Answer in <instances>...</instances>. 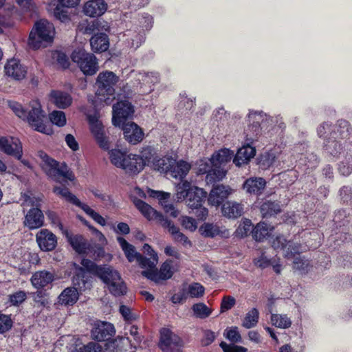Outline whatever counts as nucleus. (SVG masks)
<instances>
[{"label":"nucleus","mask_w":352,"mask_h":352,"mask_svg":"<svg viewBox=\"0 0 352 352\" xmlns=\"http://www.w3.org/2000/svg\"><path fill=\"white\" fill-rule=\"evenodd\" d=\"M204 287L201 284L195 283L188 286L186 292L188 296L194 298L202 296L204 293Z\"/></svg>","instance_id":"e2e57ef3"},{"label":"nucleus","mask_w":352,"mask_h":352,"mask_svg":"<svg viewBox=\"0 0 352 352\" xmlns=\"http://www.w3.org/2000/svg\"><path fill=\"white\" fill-rule=\"evenodd\" d=\"M197 165L198 174H206V182L208 184L219 182L226 176V171L222 167H217L212 158L199 160Z\"/></svg>","instance_id":"6e6552de"},{"label":"nucleus","mask_w":352,"mask_h":352,"mask_svg":"<svg viewBox=\"0 0 352 352\" xmlns=\"http://www.w3.org/2000/svg\"><path fill=\"white\" fill-rule=\"evenodd\" d=\"M4 71L8 76L16 80H23L27 74L26 67L16 58H11L7 61L4 66Z\"/></svg>","instance_id":"dca6fc26"},{"label":"nucleus","mask_w":352,"mask_h":352,"mask_svg":"<svg viewBox=\"0 0 352 352\" xmlns=\"http://www.w3.org/2000/svg\"><path fill=\"white\" fill-rule=\"evenodd\" d=\"M72 284L73 287H75L78 291L80 292L91 288V280L87 272L82 267H79L76 268V272L72 278Z\"/></svg>","instance_id":"4be33fe9"},{"label":"nucleus","mask_w":352,"mask_h":352,"mask_svg":"<svg viewBox=\"0 0 352 352\" xmlns=\"http://www.w3.org/2000/svg\"><path fill=\"white\" fill-rule=\"evenodd\" d=\"M141 274L143 276L155 282V283H160L162 280H164L160 271L157 270L156 267L151 270H144Z\"/></svg>","instance_id":"bf43d9fd"},{"label":"nucleus","mask_w":352,"mask_h":352,"mask_svg":"<svg viewBox=\"0 0 352 352\" xmlns=\"http://www.w3.org/2000/svg\"><path fill=\"white\" fill-rule=\"evenodd\" d=\"M71 58L86 76H93L98 70L99 67L96 57L94 54L85 50H74L72 54Z\"/></svg>","instance_id":"0eeeda50"},{"label":"nucleus","mask_w":352,"mask_h":352,"mask_svg":"<svg viewBox=\"0 0 352 352\" xmlns=\"http://www.w3.org/2000/svg\"><path fill=\"white\" fill-rule=\"evenodd\" d=\"M52 102L59 109H65L72 102V96L67 92L53 90L51 91Z\"/></svg>","instance_id":"cd10ccee"},{"label":"nucleus","mask_w":352,"mask_h":352,"mask_svg":"<svg viewBox=\"0 0 352 352\" xmlns=\"http://www.w3.org/2000/svg\"><path fill=\"white\" fill-rule=\"evenodd\" d=\"M258 311L256 308H252L246 314L243 320L242 326L246 329L252 328L258 323Z\"/></svg>","instance_id":"79ce46f5"},{"label":"nucleus","mask_w":352,"mask_h":352,"mask_svg":"<svg viewBox=\"0 0 352 352\" xmlns=\"http://www.w3.org/2000/svg\"><path fill=\"white\" fill-rule=\"evenodd\" d=\"M8 105L19 118L23 120L24 118L26 117L25 113L28 111L27 107H23L19 102L14 100H9L8 101Z\"/></svg>","instance_id":"6e6d98bb"},{"label":"nucleus","mask_w":352,"mask_h":352,"mask_svg":"<svg viewBox=\"0 0 352 352\" xmlns=\"http://www.w3.org/2000/svg\"><path fill=\"white\" fill-rule=\"evenodd\" d=\"M232 155L233 153H230L229 149L224 148L214 153L211 158L217 167H221L222 164L231 160Z\"/></svg>","instance_id":"ea45409f"},{"label":"nucleus","mask_w":352,"mask_h":352,"mask_svg":"<svg viewBox=\"0 0 352 352\" xmlns=\"http://www.w3.org/2000/svg\"><path fill=\"white\" fill-rule=\"evenodd\" d=\"M65 8L66 7H63L59 3L54 10V16L61 22H67L70 20L68 15V12Z\"/></svg>","instance_id":"338daca9"},{"label":"nucleus","mask_w":352,"mask_h":352,"mask_svg":"<svg viewBox=\"0 0 352 352\" xmlns=\"http://www.w3.org/2000/svg\"><path fill=\"white\" fill-rule=\"evenodd\" d=\"M79 293L75 287L65 288L58 296V302L64 305H73L78 300Z\"/></svg>","instance_id":"c756f323"},{"label":"nucleus","mask_w":352,"mask_h":352,"mask_svg":"<svg viewBox=\"0 0 352 352\" xmlns=\"http://www.w3.org/2000/svg\"><path fill=\"white\" fill-rule=\"evenodd\" d=\"M102 348L99 344L90 342L80 347L78 352H102Z\"/></svg>","instance_id":"774afa93"},{"label":"nucleus","mask_w":352,"mask_h":352,"mask_svg":"<svg viewBox=\"0 0 352 352\" xmlns=\"http://www.w3.org/2000/svg\"><path fill=\"white\" fill-rule=\"evenodd\" d=\"M192 309L194 315L201 319H205L211 314L210 309L204 303L200 302L193 305Z\"/></svg>","instance_id":"3c124183"},{"label":"nucleus","mask_w":352,"mask_h":352,"mask_svg":"<svg viewBox=\"0 0 352 352\" xmlns=\"http://www.w3.org/2000/svg\"><path fill=\"white\" fill-rule=\"evenodd\" d=\"M109 155L111 164L122 168L129 175H136L144 168V164L139 155L128 153L120 149H111Z\"/></svg>","instance_id":"f03ea898"},{"label":"nucleus","mask_w":352,"mask_h":352,"mask_svg":"<svg viewBox=\"0 0 352 352\" xmlns=\"http://www.w3.org/2000/svg\"><path fill=\"white\" fill-rule=\"evenodd\" d=\"M157 156L155 149L151 146L142 148L141 154L139 155V157L142 160V162L144 164V167L146 166L151 167V164Z\"/></svg>","instance_id":"58836bf2"},{"label":"nucleus","mask_w":352,"mask_h":352,"mask_svg":"<svg viewBox=\"0 0 352 352\" xmlns=\"http://www.w3.org/2000/svg\"><path fill=\"white\" fill-rule=\"evenodd\" d=\"M137 80L139 84L155 85L159 82V76L157 73H139Z\"/></svg>","instance_id":"09e8293b"},{"label":"nucleus","mask_w":352,"mask_h":352,"mask_svg":"<svg viewBox=\"0 0 352 352\" xmlns=\"http://www.w3.org/2000/svg\"><path fill=\"white\" fill-rule=\"evenodd\" d=\"M136 261L138 263L141 268H148L151 270L156 267L158 262V256L155 255V257L147 258L142 254H138V258Z\"/></svg>","instance_id":"c03bdc74"},{"label":"nucleus","mask_w":352,"mask_h":352,"mask_svg":"<svg viewBox=\"0 0 352 352\" xmlns=\"http://www.w3.org/2000/svg\"><path fill=\"white\" fill-rule=\"evenodd\" d=\"M173 164H175V160L171 157L160 158L157 156L151 164V167L160 173H168Z\"/></svg>","instance_id":"473e14b6"},{"label":"nucleus","mask_w":352,"mask_h":352,"mask_svg":"<svg viewBox=\"0 0 352 352\" xmlns=\"http://www.w3.org/2000/svg\"><path fill=\"white\" fill-rule=\"evenodd\" d=\"M221 212L226 217L236 219L243 214V206L239 203L228 201L223 204Z\"/></svg>","instance_id":"bb28decb"},{"label":"nucleus","mask_w":352,"mask_h":352,"mask_svg":"<svg viewBox=\"0 0 352 352\" xmlns=\"http://www.w3.org/2000/svg\"><path fill=\"white\" fill-rule=\"evenodd\" d=\"M112 281L113 282L107 285L109 292L112 295L114 296H120L126 294L127 287L121 276H120L119 280Z\"/></svg>","instance_id":"4c0bfd02"},{"label":"nucleus","mask_w":352,"mask_h":352,"mask_svg":"<svg viewBox=\"0 0 352 352\" xmlns=\"http://www.w3.org/2000/svg\"><path fill=\"white\" fill-rule=\"evenodd\" d=\"M52 124L58 126H63L66 124V117L63 111H54L50 116Z\"/></svg>","instance_id":"052dcab7"},{"label":"nucleus","mask_w":352,"mask_h":352,"mask_svg":"<svg viewBox=\"0 0 352 352\" xmlns=\"http://www.w3.org/2000/svg\"><path fill=\"white\" fill-rule=\"evenodd\" d=\"M219 346L222 349L223 352H247L248 349L242 346L236 345L235 343L227 344L222 341Z\"/></svg>","instance_id":"69168bd1"},{"label":"nucleus","mask_w":352,"mask_h":352,"mask_svg":"<svg viewBox=\"0 0 352 352\" xmlns=\"http://www.w3.org/2000/svg\"><path fill=\"white\" fill-rule=\"evenodd\" d=\"M172 264L173 261L168 259L161 265L159 271L163 280H166L173 276V271L172 270Z\"/></svg>","instance_id":"13d9d810"},{"label":"nucleus","mask_w":352,"mask_h":352,"mask_svg":"<svg viewBox=\"0 0 352 352\" xmlns=\"http://www.w3.org/2000/svg\"><path fill=\"white\" fill-rule=\"evenodd\" d=\"M120 127L123 130L124 139L130 144L135 145L142 140L144 133L135 123L126 122Z\"/></svg>","instance_id":"a211bd4d"},{"label":"nucleus","mask_w":352,"mask_h":352,"mask_svg":"<svg viewBox=\"0 0 352 352\" xmlns=\"http://www.w3.org/2000/svg\"><path fill=\"white\" fill-rule=\"evenodd\" d=\"M56 175V179H53V181L56 182H60V178L61 177L69 181H74L75 179L74 174L65 163L60 164Z\"/></svg>","instance_id":"de8ad7c7"},{"label":"nucleus","mask_w":352,"mask_h":352,"mask_svg":"<svg viewBox=\"0 0 352 352\" xmlns=\"http://www.w3.org/2000/svg\"><path fill=\"white\" fill-rule=\"evenodd\" d=\"M190 169V165L183 160H180L177 162L175 160V164L171 166L170 169V175L175 179H183L188 173Z\"/></svg>","instance_id":"7c9ffc66"},{"label":"nucleus","mask_w":352,"mask_h":352,"mask_svg":"<svg viewBox=\"0 0 352 352\" xmlns=\"http://www.w3.org/2000/svg\"><path fill=\"white\" fill-rule=\"evenodd\" d=\"M81 265H82V268L87 270V272L98 276L100 272L102 270V265H98L94 261L87 259L83 258L81 261Z\"/></svg>","instance_id":"864d4df0"},{"label":"nucleus","mask_w":352,"mask_h":352,"mask_svg":"<svg viewBox=\"0 0 352 352\" xmlns=\"http://www.w3.org/2000/svg\"><path fill=\"white\" fill-rule=\"evenodd\" d=\"M54 280V274L45 270L35 272L31 278L32 285L37 289L46 287L48 284L53 282Z\"/></svg>","instance_id":"a878e982"},{"label":"nucleus","mask_w":352,"mask_h":352,"mask_svg":"<svg viewBox=\"0 0 352 352\" xmlns=\"http://www.w3.org/2000/svg\"><path fill=\"white\" fill-rule=\"evenodd\" d=\"M52 59L63 69H67L70 65L68 56L63 52L56 50L52 52Z\"/></svg>","instance_id":"a18cd8bd"},{"label":"nucleus","mask_w":352,"mask_h":352,"mask_svg":"<svg viewBox=\"0 0 352 352\" xmlns=\"http://www.w3.org/2000/svg\"><path fill=\"white\" fill-rule=\"evenodd\" d=\"M163 352H179L184 346L183 340L168 328L160 330V338L158 344Z\"/></svg>","instance_id":"9d476101"},{"label":"nucleus","mask_w":352,"mask_h":352,"mask_svg":"<svg viewBox=\"0 0 352 352\" xmlns=\"http://www.w3.org/2000/svg\"><path fill=\"white\" fill-rule=\"evenodd\" d=\"M117 241L129 262H133L135 260H137L138 254H140V253L136 252L135 248L133 245L128 243L126 240L122 236H118Z\"/></svg>","instance_id":"72a5a7b5"},{"label":"nucleus","mask_w":352,"mask_h":352,"mask_svg":"<svg viewBox=\"0 0 352 352\" xmlns=\"http://www.w3.org/2000/svg\"><path fill=\"white\" fill-rule=\"evenodd\" d=\"M271 322L273 325L281 329L289 328L292 324L291 320L286 315L272 314Z\"/></svg>","instance_id":"37998d69"},{"label":"nucleus","mask_w":352,"mask_h":352,"mask_svg":"<svg viewBox=\"0 0 352 352\" xmlns=\"http://www.w3.org/2000/svg\"><path fill=\"white\" fill-rule=\"evenodd\" d=\"M80 208L93 220H94L100 226H104L106 225V221L104 218L102 217L99 213L96 212L94 210L91 208L88 205L82 203Z\"/></svg>","instance_id":"8fccbe9b"},{"label":"nucleus","mask_w":352,"mask_h":352,"mask_svg":"<svg viewBox=\"0 0 352 352\" xmlns=\"http://www.w3.org/2000/svg\"><path fill=\"white\" fill-rule=\"evenodd\" d=\"M134 112V107L131 102L127 100H119L113 106V124L120 127L128 120L133 118Z\"/></svg>","instance_id":"1a4fd4ad"},{"label":"nucleus","mask_w":352,"mask_h":352,"mask_svg":"<svg viewBox=\"0 0 352 352\" xmlns=\"http://www.w3.org/2000/svg\"><path fill=\"white\" fill-rule=\"evenodd\" d=\"M258 164L262 169L270 168L275 162V155L273 153L266 152L260 155Z\"/></svg>","instance_id":"603ef678"},{"label":"nucleus","mask_w":352,"mask_h":352,"mask_svg":"<svg viewBox=\"0 0 352 352\" xmlns=\"http://www.w3.org/2000/svg\"><path fill=\"white\" fill-rule=\"evenodd\" d=\"M54 35V25L47 20L41 19L35 23L30 34L29 45L34 50L46 47L52 43Z\"/></svg>","instance_id":"7ed1b4c3"},{"label":"nucleus","mask_w":352,"mask_h":352,"mask_svg":"<svg viewBox=\"0 0 352 352\" xmlns=\"http://www.w3.org/2000/svg\"><path fill=\"white\" fill-rule=\"evenodd\" d=\"M232 190L228 186L217 184L213 186L208 198V203L219 206L232 193Z\"/></svg>","instance_id":"f3484780"},{"label":"nucleus","mask_w":352,"mask_h":352,"mask_svg":"<svg viewBox=\"0 0 352 352\" xmlns=\"http://www.w3.org/2000/svg\"><path fill=\"white\" fill-rule=\"evenodd\" d=\"M337 133L335 130L330 132V136L327 138L324 143V149L325 152L332 156H337L340 153L342 149V145L338 137L335 136Z\"/></svg>","instance_id":"393cba45"},{"label":"nucleus","mask_w":352,"mask_h":352,"mask_svg":"<svg viewBox=\"0 0 352 352\" xmlns=\"http://www.w3.org/2000/svg\"><path fill=\"white\" fill-rule=\"evenodd\" d=\"M309 261L300 256H297L294 261V268L301 273H306L309 270Z\"/></svg>","instance_id":"0e129e2a"},{"label":"nucleus","mask_w":352,"mask_h":352,"mask_svg":"<svg viewBox=\"0 0 352 352\" xmlns=\"http://www.w3.org/2000/svg\"><path fill=\"white\" fill-rule=\"evenodd\" d=\"M266 186L265 180L262 177H250L247 179L243 184V188L250 195H261Z\"/></svg>","instance_id":"412c9836"},{"label":"nucleus","mask_w":352,"mask_h":352,"mask_svg":"<svg viewBox=\"0 0 352 352\" xmlns=\"http://www.w3.org/2000/svg\"><path fill=\"white\" fill-rule=\"evenodd\" d=\"M107 9V4L104 0H90L84 6L85 14L91 17L102 15Z\"/></svg>","instance_id":"aec40b11"},{"label":"nucleus","mask_w":352,"mask_h":352,"mask_svg":"<svg viewBox=\"0 0 352 352\" xmlns=\"http://www.w3.org/2000/svg\"><path fill=\"white\" fill-rule=\"evenodd\" d=\"M0 151L16 160H21L23 154L21 142L12 136H0Z\"/></svg>","instance_id":"f8f14e48"},{"label":"nucleus","mask_w":352,"mask_h":352,"mask_svg":"<svg viewBox=\"0 0 352 352\" xmlns=\"http://www.w3.org/2000/svg\"><path fill=\"white\" fill-rule=\"evenodd\" d=\"M65 232L68 242L76 252L84 254L87 252L89 248V244L82 235H72L67 230Z\"/></svg>","instance_id":"c85d7f7f"},{"label":"nucleus","mask_w":352,"mask_h":352,"mask_svg":"<svg viewBox=\"0 0 352 352\" xmlns=\"http://www.w3.org/2000/svg\"><path fill=\"white\" fill-rule=\"evenodd\" d=\"M88 121L91 133L100 148L104 151L109 150L110 147L109 140L105 134L102 122L96 116L92 115L88 116Z\"/></svg>","instance_id":"ddd939ff"},{"label":"nucleus","mask_w":352,"mask_h":352,"mask_svg":"<svg viewBox=\"0 0 352 352\" xmlns=\"http://www.w3.org/2000/svg\"><path fill=\"white\" fill-rule=\"evenodd\" d=\"M116 333V329L113 324L106 322L97 320L93 324L91 331V337L97 342H108L106 345L115 344V341L112 340Z\"/></svg>","instance_id":"9b49d317"},{"label":"nucleus","mask_w":352,"mask_h":352,"mask_svg":"<svg viewBox=\"0 0 352 352\" xmlns=\"http://www.w3.org/2000/svg\"><path fill=\"white\" fill-rule=\"evenodd\" d=\"M53 192L56 195L61 197L62 198L65 199L67 201L78 206L80 208V206L82 205V202L75 196L74 194H72L69 190L66 187H60V186H54L53 188Z\"/></svg>","instance_id":"c9c22d12"},{"label":"nucleus","mask_w":352,"mask_h":352,"mask_svg":"<svg viewBox=\"0 0 352 352\" xmlns=\"http://www.w3.org/2000/svg\"><path fill=\"white\" fill-rule=\"evenodd\" d=\"M350 129L351 128L348 121L345 120H339L333 130H335L337 133L335 136H337L338 139L343 140L348 138Z\"/></svg>","instance_id":"a19ab883"},{"label":"nucleus","mask_w":352,"mask_h":352,"mask_svg":"<svg viewBox=\"0 0 352 352\" xmlns=\"http://www.w3.org/2000/svg\"><path fill=\"white\" fill-rule=\"evenodd\" d=\"M27 109L28 111L25 113L26 117L24 118L23 120L27 121L35 131L45 134H50L52 130L47 128L44 123L46 116L41 108V103L36 100H33L30 102Z\"/></svg>","instance_id":"39448f33"},{"label":"nucleus","mask_w":352,"mask_h":352,"mask_svg":"<svg viewBox=\"0 0 352 352\" xmlns=\"http://www.w3.org/2000/svg\"><path fill=\"white\" fill-rule=\"evenodd\" d=\"M302 251V247L300 243L287 240V248L285 249V257L291 258L295 254H299Z\"/></svg>","instance_id":"5fc2aeb1"},{"label":"nucleus","mask_w":352,"mask_h":352,"mask_svg":"<svg viewBox=\"0 0 352 352\" xmlns=\"http://www.w3.org/2000/svg\"><path fill=\"white\" fill-rule=\"evenodd\" d=\"M256 153V149L250 145L243 146L240 148L234 159L233 162L236 166H241L247 164L251 158L254 157Z\"/></svg>","instance_id":"5701e85b"},{"label":"nucleus","mask_w":352,"mask_h":352,"mask_svg":"<svg viewBox=\"0 0 352 352\" xmlns=\"http://www.w3.org/2000/svg\"><path fill=\"white\" fill-rule=\"evenodd\" d=\"M92 50L96 53L107 51L109 47V39L105 33H97L90 38Z\"/></svg>","instance_id":"b1692460"},{"label":"nucleus","mask_w":352,"mask_h":352,"mask_svg":"<svg viewBox=\"0 0 352 352\" xmlns=\"http://www.w3.org/2000/svg\"><path fill=\"white\" fill-rule=\"evenodd\" d=\"M37 156L41 159L40 166L43 172L51 179H56V173L60 167L59 162L54 159L50 157L46 153L43 151H39L37 153Z\"/></svg>","instance_id":"4468645a"},{"label":"nucleus","mask_w":352,"mask_h":352,"mask_svg":"<svg viewBox=\"0 0 352 352\" xmlns=\"http://www.w3.org/2000/svg\"><path fill=\"white\" fill-rule=\"evenodd\" d=\"M224 336L226 339L229 340L232 343L242 342L241 336L236 327H232L230 329H227L224 332Z\"/></svg>","instance_id":"4d7b16f0"},{"label":"nucleus","mask_w":352,"mask_h":352,"mask_svg":"<svg viewBox=\"0 0 352 352\" xmlns=\"http://www.w3.org/2000/svg\"><path fill=\"white\" fill-rule=\"evenodd\" d=\"M44 215L42 210L36 207L30 209L25 216L23 224L30 230H34L44 225Z\"/></svg>","instance_id":"6ab92c4d"},{"label":"nucleus","mask_w":352,"mask_h":352,"mask_svg":"<svg viewBox=\"0 0 352 352\" xmlns=\"http://www.w3.org/2000/svg\"><path fill=\"white\" fill-rule=\"evenodd\" d=\"M36 242L40 249L45 252L52 251L57 245V238L47 229H41L36 235Z\"/></svg>","instance_id":"2eb2a0df"},{"label":"nucleus","mask_w":352,"mask_h":352,"mask_svg":"<svg viewBox=\"0 0 352 352\" xmlns=\"http://www.w3.org/2000/svg\"><path fill=\"white\" fill-rule=\"evenodd\" d=\"M199 231L206 237L213 238L220 234L219 228L217 225L209 223L202 225L199 228Z\"/></svg>","instance_id":"49530a36"},{"label":"nucleus","mask_w":352,"mask_h":352,"mask_svg":"<svg viewBox=\"0 0 352 352\" xmlns=\"http://www.w3.org/2000/svg\"><path fill=\"white\" fill-rule=\"evenodd\" d=\"M252 223L250 219H245L236 230L237 234L241 237L248 236L252 232Z\"/></svg>","instance_id":"680f3d73"},{"label":"nucleus","mask_w":352,"mask_h":352,"mask_svg":"<svg viewBox=\"0 0 352 352\" xmlns=\"http://www.w3.org/2000/svg\"><path fill=\"white\" fill-rule=\"evenodd\" d=\"M280 206L277 201L267 200L260 207V211L263 218H268L280 212Z\"/></svg>","instance_id":"f704fd0d"},{"label":"nucleus","mask_w":352,"mask_h":352,"mask_svg":"<svg viewBox=\"0 0 352 352\" xmlns=\"http://www.w3.org/2000/svg\"><path fill=\"white\" fill-rule=\"evenodd\" d=\"M207 192L202 188L192 186L187 181H183L177 186V198L186 200L190 208L201 206L206 198Z\"/></svg>","instance_id":"20e7f679"},{"label":"nucleus","mask_w":352,"mask_h":352,"mask_svg":"<svg viewBox=\"0 0 352 352\" xmlns=\"http://www.w3.org/2000/svg\"><path fill=\"white\" fill-rule=\"evenodd\" d=\"M118 81V77L113 72L107 71L99 74L96 80L98 86L96 95L100 101L108 103L109 96L115 92V85Z\"/></svg>","instance_id":"423d86ee"},{"label":"nucleus","mask_w":352,"mask_h":352,"mask_svg":"<svg viewBox=\"0 0 352 352\" xmlns=\"http://www.w3.org/2000/svg\"><path fill=\"white\" fill-rule=\"evenodd\" d=\"M101 270L98 277L107 285L113 282L112 280H119L121 276L120 273L110 265H104Z\"/></svg>","instance_id":"2f4dec72"},{"label":"nucleus","mask_w":352,"mask_h":352,"mask_svg":"<svg viewBox=\"0 0 352 352\" xmlns=\"http://www.w3.org/2000/svg\"><path fill=\"white\" fill-rule=\"evenodd\" d=\"M135 207L148 220L156 221L163 228L168 230L175 241L182 243L184 245L191 244L188 237L179 231V229L174 223L166 218L161 212L157 211L150 205L141 199L134 201Z\"/></svg>","instance_id":"f257e3e1"},{"label":"nucleus","mask_w":352,"mask_h":352,"mask_svg":"<svg viewBox=\"0 0 352 352\" xmlns=\"http://www.w3.org/2000/svg\"><path fill=\"white\" fill-rule=\"evenodd\" d=\"M273 226L265 222H260L252 230L251 233L254 239L257 241H263L268 234Z\"/></svg>","instance_id":"e433bc0d"}]
</instances>
